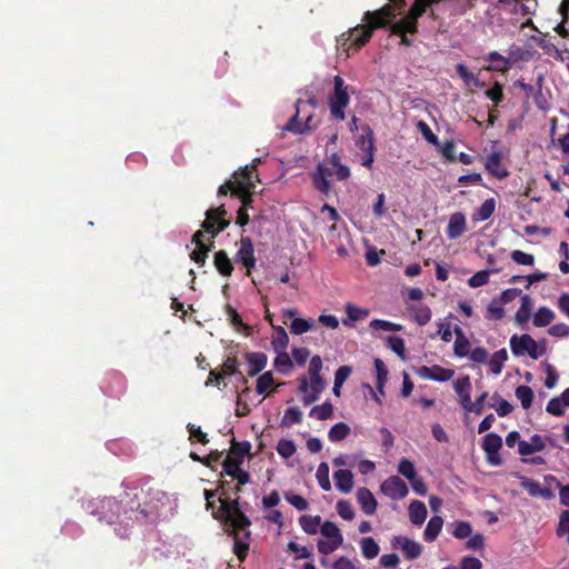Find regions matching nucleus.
<instances>
[{"mask_svg": "<svg viewBox=\"0 0 569 569\" xmlns=\"http://www.w3.org/2000/svg\"><path fill=\"white\" fill-rule=\"evenodd\" d=\"M331 117L336 120H345V109L349 106L350 97L348 86L340 76L333 78V92L328 99Z\"/></svg>", "mask_w": 569, "mask_h": 569, "instance_id": "0eeeda50", "label": "nucleus"}, {"mask_svg": "<svg viewBox=\"0 0 569 569\" xmlns=\"http://www.w3.org/2000/svg\"><path fill=\"white\" fill-rule=\"evenodd\" d=\"M212 247L209 244H201L196 247V249L190 253V259L199 264L200 267L206 264V260L208 258L209 252Z\"/></svg>", "mask_w": 569, "mask_h": 569, "instance_id": "8fccbe9b", "label": "nucleus"}, {"mask_svg": "<svg viewBox=\"0 0 569 569\" xmlns=\"http://www.w3.org/2000/svg\"><path fill=\"white\" fill-rule=\"evenodd\" d=\"M288 549L295 553L296 559H308L312 556V550L306 546H300L295 541L288 543Z\"/></svg>", "mask_w": 569, "mask_h": 569, "instance_id": "bf43d9fd", "label": "nucleus"}, {"mask_svg": "<svg viewBox=\"0 0 569 569\" xmlns=\"http://www.w3.org/2000/svg\"><path fill=\"white\" fill-rule=\"evenodd\" d=\"M496 209V201L495 199L490 198L487 199L479 207L477 212L472 216V219L475 221H485L489 219Z\"/></svg>", "mask_w": 569, "mask_h": 569, "instance_id": "4c0bfd02", "label": "nucleus"}, {"mask_svg": "<svg viewBox=\"0 0 569 569\" xmlns=\"http://www.w3.org/2000/svg\"><path fill=\"white\" fill-rule=\"evenodd\" d=\"M502 447V439L495 432L487 433L482 441V449L486 453H497Z\"/></svg>", "mask_w": 569, "mask_h": 569, "instance_id": "c9c22d12", "label": "nucleus"}, {"mask_svg": "<svg viewBox=\"0 0 569 569\" xmlns=\"http://www.w3.org/2000/svg\"><path fill=\"white\" fill-rule=\"evenodd\" d=\"M417 373L423 379L443 382L450 380L455 372L452 369L442 368L440 366H422L417 369Z\"/></svg>", "mask_w": 569, "mask_h": 569, "instance_id": "2eb2a0df", "label": "nucleus"}, {"mask_svg": "<svg viewBox=\"0 0 569 569\" xmlns=\"http://www.w3.org/2000/svg\"><path fill=\"white\" fill-rule=\"evenodd\" d=\"M329 472L330 470L327 462H321L316 471L317 481L323 491H330L332 488L329 478Z\"/></svg>", "mask_w": 569, "mask_h": 569, "instance_id": "58836bf2", "label": "nucleus"}, {"mask_svg": "<svg viewBox=\"0 0 569 569\" xmlns=\"http://www.w3.org/2000/svg\"><path fill=\"white\" fill-rule=\"evenodd\" d=\"M273 385V377L271 372H264L257 380V392L259 395H263L267 392Z\"/></svg>", "mask_w": 569, "mask_h": 569, "instance_id": "e2e57ef3", "label": "nucleus"}, {"mask_svg": "<svg viewBox=\"0 0 569 569\" xmlns=\"http://www.w3.org/2000/svg\"><path fill=\"white\" fill-rule=\"evenodd\" d=\"M320 533L323 539L317 543L318 551L328 556L339 549L343 543L341 530L335 522L325 521L321 526Z\"/></svg>", "mask_w": 569, "mask_h": 569, "instance_id": "6e6552de", "label": "nucleus"}, {"mask_svg": "<svg viewBox=\"0 0 569 569\" xmlns=\"http://www.w3.org/2000/svg\"><path fill=\"white\" fill-rule=\"evenodd\" d=\"M397 470L401 476H403L409 481L413 480V478L417 477L415 465L407 458L400 459Z\"/></svg>", "mask_w": 569, "mask_h": 569, "instance_id": "603ef678", "label": "nucleus"}, {"mask_svg": "<svg viewBox=\"0 0 569 569\" xmlns=\"http://www.w3.org/2000/svg\"><path fill=\"white\" fill-rule=\"evenodd\" d=\"M283 316L292 319L290 323V331L293 335H302L316 326V322L311 319L296 318V310L293 309L286 310Z\"/></svg>", "mask_w": 569, "mask_h": 569, "instance_id": "4be33fe9", "label": "nucleus"}, {"mask_svg": "<svg viewBox=\"0 0 569 569\" xmlns=\"http://www.w3.org/2000/svg\"><path fill=\"white\" fill-rule=\"evenodd\" d=\"M415 321L419 326L427 325L431 319V310L426 305H418L412 308Z\"/></svg>", "mask_w": 569, "mask_h": 569, "instance_id": "a18cd8bd", "label": "nucleus"}, {"mask_svg": "<svg viewBox=\"0 0 569 569\" xmlns=\"http://www.w3.org/2000/svg\"><path fill=\"white\" fill-rule=\"evenodd\" d=\"M409 519L412 525L421 526L428 516L427 507L422 501L413 500L408 507Z\"/></svg>", "mask_w": 569, "mask_h": 569, "instance_id": "a878e982", "label": "nucleus"}, {"mask_svg": "<svg viewBox=\"0 0 569 569\" xmlns=\"http://www.w3.org/2000/svg\"><path fill=\"white\" fill-rule=\"evenodd\" d=\"M567 407L566 402L561 400V396H559L549 400L546 410L548 413L559 417L565 413Z\"/></svg>", "mask_w": 569, "mask_h": 569, "instance_id": "864d4df0", "label": "nucleus"}, {"mask_svg": "<svg viewBox=\"0 0 569 569\" xmlns=\"http://www.w3.org/2000/svg\"><path fill=\"white\" fill-rule=\"evenodd\" d=\"M362 556L367 559H373L379 555L380 547L371 537H365L360 540Z\"/></svg>", "mask_w": 569, "mask_h": 569, "instance_id": "e433bc0d", "label": "nucleus"}, {"mask_svg": "<svg viewBox=\"0 0 569 569\" xmlns=\"http://www.w3.org/2000/svg\"><path fill=\"white\" fill-rule=\"evenodd\" d=\"M302 419V412L297 407H290L288 408L282 418H281V426L283 427H290L295 423H299Z\"/></svg>", "mask_w": 569, "mask_h": 569, "instance_id": "c03bdc74", "label": "nucleus"}, {"mask_svg": "<svg viewBox=\"0 0 569 569\" xmlns=\"http://www.w3.org/2000/svg\"><path fill=\"white\" fill-rule=\"evenodd\" d=\"M417 128L422 137L431 144H438V137L433 133L429 124L422 120L417 123Z\"/></svg>", "mask_w": 569, "mask_h": 569, "instance_id": "0e129e2a", "label": "nucleus"}, {"mask_svg": "<svg viewBox=\"0 0 569 569\" xmlns=\"http://www.w3.org/2000/svg\"><path fill=\"white\" fill-rule=\"evenodd\" d=\"M546 438L540 435H532L529 440L519 441L518 452L522 457L540 452L546 448Z\"/></svg>", "mask_w": 569, "mask_h": 569, "instance_id": "6ab92c4d", "label": "nucleus"}, {"mask_svg": "<svg viewBox=\"0 0 569 569\" xmlns=\"http://www.w3.org/2000/svg\"><path fill=\"white\" fill-rule=\"evenodd\" d=\"M289 342V337L282 327H277L273 330L271 345L277 356H288L286 348Z\"/></svg>", "mask_w": 569, "mask_h": 569, "instance_id": "cd10ccee", "label": "nucleus"}, {"mask_svg": "<svg viewBox=\"0 0 569 569\" xmlns=\"http://www.w3.org/2000/svg\"><path fill=\"white\" fill-rule=\"evenodd\" d=\"M209 210H217V212H219V213L213 214V217H214L213 223L217 226L218 231L222 232L230 226V220L227 219L228 212H227L224 204H220L216 208H210Z\"/></svg>", "mask_w": 569, "mask_h": 569, "instance_id": "37998d69", "label": "nucleus"}, {"mask_svg": "<svg viewBox=\"0 0 569 569\" xmlns=\"http://www.w3.org/2000/svg\"><path fill=\"white\" fill-rule=\"evenodd\" d=\"M501 160L502 152L492 151L487 156L485 162L486 170L497 179H505L509 176V171L501 164Z\"/></svg>", "mask_w": 569, "mask_h": 569, "instance_id": "dca6fc26", "label": "nucleus"}, {"mask_svg": "<svg viewBox=\"0 0 569 569\" xmlns=\"http://www.w3.org/2000/svg\"><path fill=\"white\" fill-rule=\"evenodd\" d=\"M375 368L377 372V388L379 389V392L383 395V387L388 378V370L380 358H376Z\"/></svg>", "mask_w": 569, "mask_h": 569, "instance_id": "09e8293b", "label": "nucleus"}, {"mask_svg": "<svg viewBox=\"0 0 569 569\" xmlns=\"http://www.w3.org/2000/svg\"><path fill=\"white\" fill-rule=\"evenodd\" d=\"M453 389L457 393L459 403L463 409L466 407V405L469 403V400L471 399V397H470V391H471L470 378L469 377L458 378L453 382Z\"/></svg>", "mask_w": 569, "mask_h": 569, "instance_id": "393cba45", "label": "nucleus"}, {"mask_svg": "<svg viewBox=\"0 0 569 569\" xmlns=\"http://www.w3.org/2000/svg\"><path fill=\"white\" fill-rule=\"evenodd\" d=\"M243 233L244 230H242L240 240L236 243L239 248L234 256V260L246 268V276L249 277L256 267L257 259L252 239Z\"/></svg>", "mask_w": 569, "mask_h": 569, "instance_id": "1a4fd4ad", "label": "nucleus"}, {"mask_svg": "<svg viewBox=\"0 0 569 569\" xmlns=\"http://www.w3.org/2000/svg\"><path fill=\"white\" fill-rule=\"evenodd\" d=\"M490 271L481 270L476 272L469 280L468 283L472 288L485 286L489 281Z\"/></svg>", "mask_w": 569, "mask_h": 569, "instance_id": "338daca9", "label": "nucleus"}, {"mask_svg": "<svg viewBox=\"0 0 569 569\" xmlns=\"http://www.w3.org/2000/svg\"><path fill=\"white\" fill-rule=\"evenodd\" d=\"M257 178V170L254 167L240 170L233 174L232 179L227 180L218 189V196H227L228 192L231 194H240L244 191L254 190Z\"/></svg>", "mask_w": 569, "mask_h": 569, "instance_id": "39448f33", "label": "nucleus"}, {"mask_svg": "<svg viewBox=\"0 0 569 569\" xmlns=\"http://www.w3.org/2000/svg\"><path fill=\"white\" fill-rule=\"evenodd\" d=\"M511 259L522 266H532L535 263V257L530 253L523 252L521 250H513L511 252Z\"/></svg>", "mask_w": 569, "mask_h": 569, "instance_id": "69168bd1", "label": "nucleus"}, {"mask_svg": "<svg viewBox=\"0 0 569 569\" xmlns=\"http://www.w3.org/2000/svg\"><path fill=\"white\" fill-rule=\"evenodd\" d=\"M472 532V527L467 521H457L453 523L452 535L457 539H465Z\"/></svg>", "mask_w": 569, "mask_h": 569, "instance_id": "4d7b16f0", "label": "nucleus"}, {"mask_svg": "<svg viewBox=\"0 0 569 569\" xmlns=\"http://www.w3.org/2000/svg\"><path fill=\"white\" fill-rule=\"evenodd\" d=\"M299 525L307 535H317L321 529V517L303 515L299 518Z\"/></svg>", "mask_w": 569, "mask_h": 569, "instance_id": "c85d7f7f", "label": "nucleus"}, {"mask_svg": "<svg viewBox=\"0 0 569 569\" xmlns=\"http://www.w3.org/2000/svg\"><path fill=\"white\" fill-rule=\"evenodd\" d=\"M349 433H350V427L345 422H338L330 428V430L328 432V438L332 442H339V441L343 440L345 438H347L349 436Z\"/></svg>", "mask_w": 569, "mask_h": 569, "instance_id": "a19ab883", "label": "nucleus"}, {"mask_svg": "<svg viewBox=\"0 0 569 569\" xmlns=\"http://www.w3.org/2000/svg\"><path fill=\"white\" fill-rule=\"evenodd\" d=\"M213 264L222 277H230L234 270L233 262L226 250H218L213 254Z\"/></svg>", "mask_w": 569, "mask_h": 569, "instance_id": "b1692460", "label": "nucleus"}, {"mask_svg": "<svg viewBox=\"0 0 569 569\" xmlns=\"http://www.w3.org/2000/svg\"><path fill=\"white\" fill-rule=\"evenodd\" d=\"M370 328L372 330L399 331L402 329V326L387 320L375 319L370 322Z\"/></svg>", "mask_w": 569, "mask_h": 569, "instance_id": "13d9d810", "label": "nucleus"}, {"mask_svg": "<svg viewBox=\"0 0 569 569\" xmlns=\"http://www.w3.org/2000/svg\"><path fill=\"white\" fill-rule=\"evenodd\" d=\"M531 307H532L531 298L528 295L522 296L521 305H520L518 311L516 312V321L519 325H523L529 321L530 316H531Z\"/></svg>", "mask_w": 569, "mask_h": 569, "instance_id": "f704fd0d", "label": "nucleus"}, {"mask_svg": "<svg viewBox=\"0 0 569 569\" xmlns=\"http://www.w3.org/2000/svg\"><path fill=\"white\" fill-rule=\"evenodd\" d=\"M214 496L216 493L213 491H204L207 509L211 510L214 519L224 522L231 529L237 531L233 538V550L239 559H243L249 549L250 531L248 530V527L251 522L240 510L238 500L228 502L219 497L217 500L218 507H216V501L213 500Z\"/></svg>", "mask_w": 569, "mask_h": 569, "instance_id": "f03ea898", "label": "nucleus"}, {"mask_svg": "<svg viewBox=\"0 0 569 569\" xmlns=\"http://www.w3.org/2000/svg\"><path fill=\"white\" fill-rule=\"evenodd\" d=\"M94 505L97 508L91 512L97 513L100 519L109 523L120 521L128 526L133 521L148 523L172 516L177 507V498L160 489H149L142 506H139V509H126L123 515L119 513L120 506L113 498L98 499Z\"/></svg>", "mask_w": 569, "mask_h": 569, "instance_id": "f257e3e1", "label": "nucleus"}, {"mask_svg": "<svg viewBox=\"0 0 569 569\" xmlns=\"http://www.w3.org/2000/svg\"><path fill=\"white\" fill-rule=\"evenodd\" d=\"M296 445L292 440L281 439L277 445V452L284 459L292 457L296 453Z\"/></svg>", "mask_w": 569, "mask_h": 569, "instance_id": "5fc2aeb1", "label": "nucleus"}, {"mask_svg": "<svg viewBox=\"0 0 569 569\" xmlns=\"http://www.w3.org/2000/svg\"><path fill=\"white\" fill-rule=\"evenodd\" d=\"M361 131L362 133L356 141V144L360 150L365 151L367 150L369 142L375 144V133L368 124L362 126Z\"/></svg>", "mask_w": 569, "mask_h": 569, "instance_id": "3c124183", "label": "nucleus"}, {"mask_svg": "<svg viewBox=\"0 0 569 569\" xmlns=\"http://www.w3.org/2000/svg\"><path fill=\"white\" fill-rule=\"evenodd\" d=\"M516 397L520 401L523 409H529L533 400V391L528 386H519L516 389Z\"/></svg>", "mask_w": 569, "mask_h": 569, "instance_id": "79ce46f5", "label": "nucleus"}, {"mask_svg": "<svg viewBox=\"0 0 569 569\" xmlns=\"http://www.w3.org/2000/svg\"><path fill=\"white\" fill-rule=\"evenodd\" d=\"M350 169L341 163L340 157L332 153L323 163H318L316 170L312 172L313 187L322 194H329L331 190L328 177H335L338 181H345L350 177Z\"/></svg>", "mask_w": 569, "mask_h": 569, "instance_id": "7ed1b4c3", "label": "nucleus"}, {"mask_svg": "<svg viewBox=\"0 0 569 569\" xmlns=\"http://www.w3.org/2000/svg\"><path fill=\"white\" fill-rule=\"evenodd\" d=\"M510 347L515 356H538L543 353L545 349H539V343L528 333L521 336H512L510 339Z\"/></svg>", "mask_w": 569, "mask_h": 569, "instance_id": "9d476101", "label": "nucleus"}, {"mask_svg": "<svg viewBox=\"0 0 569 569\" xmlns=\"http://www.w3.org/2000/svg\"><path fill=\"white\" fill-rule=\"evenodd\" d=\"M456 340L453 343L455 356H470L471 345L460 327L455 328Z\"/></svg>", "mask_w": 569, "mask_h": 569, "instance_id": "2f4dec72", "label": "nucleus"}, {"mask_svg": "<svg viewBox=\"0 0 569 569\" xmlns=\"http://www.w3.org/2000/svg\"><path fill=\"white\" fill-rule=\"evenodd\" d=\"M417 30H418V21L410 14H407L405 18L395 22L390 27V31L392 34L416 33Z\"/></svg>", "mask_w": 569, "mask_h": 569, "instance_id": "bb28decb", "label": "nucleus"}, {"mask_svg": "<svg viewBox=\"0 0 569 569\" xmlns=\"http://www.w3.org/2000/svg\"><path fill=\"white\" fill-rule=\"evenodd\" d=\"M387 346L398 356H403L405 353V341L401 337L398 336H388L386 338Z\"/></svg>", "mask_w": 569, "mask_h": 569, "instance_id": "680f3d73", "label": "nucleus"}, {"mask_svg": "<svg viewBox=\"0 0 569 569\" xmlns=\"http://www.w3.org/2000/svg\"><path fill=\"white\" fill-rule=\"evenodd\" d=\"M396 17L395 7L386 4L379 10L367 11L363 16V21L371 23L373 28H385Z\"/></svg>", "mask_w": 569, "mask_h": 569, "instance_id": "ddd939ff", "label": "nucleus"}, {"mask_svg": "<svg viewBox=\"0 0 569 569\" xmlns=\"http://www.w3.org/2000/svg\"><path fill=\"white\" fill-rule=\"evenodd\" d=\"M305 104V102L299 99L296 102V113L289 119V121L284 124L283 130L290 131L296 134H301V123L300 121V112H301V106Z\"/></svg>", "mask_w": 569, "mask_h": 569, "instance_id": "72a5a7b5", "label": "nucleus"}, {"mask_svg": "<svg viewBox=\"0 0 569 569\" xmlns=\"http://www.w3.org/2000/svg\"><path fill=\"white\" fill-rule=\"evenodd\" d=\"M391 543L395 548L401 549L409 560L417 559L422 552V546L419 542L405 536H395Z\"/></svg>", "mask_w": 569, "mask_h": 569, "instance_id": "4468645a", "label": "nucleus"}, {"mask_svg": "<svg viewBox=\"0 0 569 569\" xmlns=\"http://www.w3.org/2000/svg\"><path fill=\"white\" fill-rule=\"evenodd\" d=\"M467 230L466 227V217L462 212H455L450 216L449 222L447 226V237L450 240H455L460 238Z\"/></svg>", "mask_w": 569, "mask_h": 569, "instance_id": "aec40b11", "label": "nucleus"}, {"mask_svg": "<svg viewBox=\"0 0 569 569\" xmlns=\"http://www.w3.org/2000/svg\"><path fill=\"white\" fill-rule=\"evenodd\" d=\"M376 28L371 23L365 22L350 29L347 33H342L338 40L340 47L346 51H358L362 48L372 37Z\"/></svg>", "mask_w": 569, "mask_h": 569, "instance_id": "423d86ee", "label": "nucleus"}, {"mask_svg": "<svg viewBox=\"0 0 569 569\" xmlns=\"http://www.w3.org/2000/svg\"><path fill=\"white\" fill-rule=\"evenodd\" d=\"M250 445L244 442L242 445H233L227 455L222 467L226 475L238 472L241 469L244 456L249 452Z\"/></svg>", "mask_w": 569, "mask_h": 569, "instance_id": "9b49d317", "label": "nucleus"}, {"mask_svg": "<svg viewBox=\"0 0 569 569\" xmlns=\"http://www.w3.org/2000/svg\"><path fill=\"white\" fill-rule=\"evenodd\" d=\"M218 213L217 210H207L206 219L201 222V228L209 234V246L213 247L214 238L221 232L218 231L217 226L213 223V214Z\"/></svg>", "mask_w": 569, "mask_h": 569, "instance_id": "473e14b6", "label": "nucleus"}, {"mask_svg": "<svg viewBox=\"0 0 569 569\" xmlns=\"http://www.w3.org/2000/svg\"><path fill=\"white\" fill-rule=\"evenodd\" d=\"M357 501L366 515L371 516L377 511L378 502L368 488L362 487L358 489Z\"/></svg>", "mask_w": 569, "mask_h": 569, "instance_id": "5701e85b", "label": "nucleus"}, {"mask_svg": "<svg viewBox=\"0 0 569 569\" xmlns=\"http://www.w3.org/2000/svg\"><path fill=\"white\" fill-rule=\"evenodd\" d=\"M557 535L560 537L566 536L569 543V510L563 511L560 516Z\"/></svg>", "mask_w": 569, "mask_h": 569, "instance_id": "774afa93", "label": "nucleus"}, {"mask_svg": "<svg viewBox=\"0 0 569 569\" xmlns=\"http://www.w3.org/2000/svg\"><path fill=\"white\" fill-rule=\"evenodd\" d=\"M321 369V358H312L309 363L308 376H303L300 379L299 391L302 395V402L305 405L317 401L326 388V383L320 377Z\"/></svg>", "mask_w": 569, "mask_h": 569, "instance_id": "20e7f679", "label": "nucleus"}, {"mask_svg": "<svg viewBox=\"0 0 569 569\" xmlns=\"http://www.w3.org/2000/svg\"><path fill=\"white\" fill-rule=\"evenodd\" d=\"M333 480L336 488L345 495L350 493L355 487L353 473L348 469H337Z\"/></svg>", "mask_w": 569, "mask_h": 569, "instance_id": "412c9836", "label": "nucleus"}, {"mask_svg": "<svg viewBox=\"0 0 569 569\" xmlns=\"http://www.w3.org/2000/svg\"><path fill=\"white\" fill-rule=\"evenodd\" d=\"M380 491L392 500H400L408 496L406 482L397 476L388 477L380 485Z\"/></svg>", "mask_w": 569, "mask_h": 569, "instance_id": "f8f14e48", "label": "nucleus"}, {"mask_svg": "<svg viewBox=\"0 0 569 569\" xmlns=\"http://www.w3.org/2000/svg\"><path fill=\"white\" fill-rule=\"evenodd\" d=\"M226 315L228 317L230 325L233 327L236 331L244 335L250 333V327L242 321L241 316L231 305L226 306Z\"/></svg>", "mask_w": 569, "mask_h": 569, "instance_id": "c756f323", "label": "nucleus"}, {"mask_svg": "<svg viewBox=\"0 0 569 569\" xmlns=\"http://www.w3.org/2000/svg\"><path fill=\"white\" fill-rule=\"evenodd\" d=\"M555 319V313L547 307H540L537 312L533 315V325L536 327H546L549 326Z\"/></svg>", "mask_w": 569, "mask_h": 569, "instance_id": "ea45409f", "label": "nucleus"}, {"mask_svg": "<svg viewBox=\"0 0 569 569\" xmlns=\"http://www.w3.org/2000/svg\"><path fill=\"white\" fill-rule=\"evenodd\" d=\"M337 512L345 520H352L355 518L353 507L347 500H340L337 502Z\"/></svg>", "mask_w": 569, "mask_h": 569, "instance_id": "052dcab7", "label": "nucleus"}, {"mask_svg": "<svg viewBox=\"0 0 569 569\" xmlns=\"http://www.w3.org/2000/svg\"><path fill=\"white\" fill-rule=\"evenodd\" d=\"M333 407L330 402H323L310 410V417L318 420H327L332 416Z\"/></svg>", "mask_w": 569, "mask_h": 569, "instance_id": "49530a36", "label": "nucleus"}, {"mask_svg": "<svg viewBox=\"0 0 569 569\" xmlns=\"http://www.w3.org/2000/svg\"><path fill=\"white\" fill-rule=\"evenodd\" d=\"M485 96L493 102L495 107H498L505 98L502 84L495 81L492 87L485 92Z\"/></svg>", "mask_w": 569, "mask_h": 569, "instance_id": "de8ad7c7", "label": "nucleus"}, {"mask_svg": "<svg viewBox=\"0 0 569 569\" xmlns=\"http://www.w3.org/2000/svg\"><path fill=\"white\" fill-rule=\"evenodd\" d=\"M519 479L521 487L525 488L531 497H541L547 500L555 497V492L551 488H543L539 482L525 476H520Z\"/></svg>", "mask_w": 569, "mask_h": 569, "instance_id": "a211bd4d", "label": "nucleus"}, {"mask_svg": "<svg viewBox=\"0 0 569 569\" xmlns=\"http://www.w3.org/2000/svg\"><path fill=\"white\" fill-rule=\"evenodd\" d=\"M485 59L489 62L488 66L483 67L486 71L501 72L505 74L512 67L511 60L497 51L489 52Z\"/></svg>", "mask_w": 569, "mask_h": 569, "instance_id": "f3484780", "label": "nucleus"}, {"mask_svg": "<svg viewBox=\"0 0 569 569\" xmlns=\"http://www.w3.org/2000/svg\"><path fill=\"white\" fill-rule=\"evenodd\" d=\"M443 527V519L440 516H433L427 523L423 531V539L432 542L439 536Z\"/></svg>", "mask_w": 569, "mask_h": 569, "instance_id": "7c9ffc66", "label": "nucleus"}, {"mask_svg": "<svg viewBox=\"0 0 569 569\" xmlns=\"http://www.w3.org/2000/svg\"><path fill=\"white\" fill-rule=\"evenodd\" d=\"M284 499L299 511H305L309 507L308 501L300 495L284 492Z\"/></svg>", "mask_w": 569, "mask_h": 569, "instance_id": "6e6d98bb", "label": "nucleus"}]
</instances>
